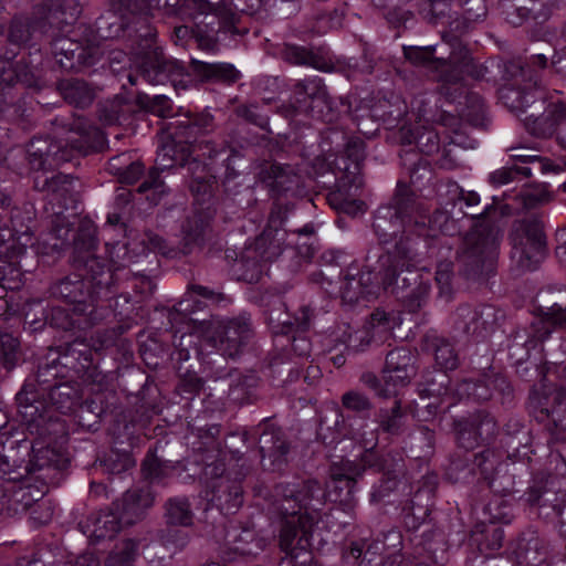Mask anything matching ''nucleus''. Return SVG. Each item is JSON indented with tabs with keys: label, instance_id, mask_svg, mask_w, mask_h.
<instances>
[{
	"label": "nucleus",
	"instance_id": "nucleus-1",
	"mask_svg": "<svg viewBox=\"0 0 566 566\" xmlns=\"http://www.w3.org/2000/svg\"><path fill=\"white\" fill-rule=\"evenodd\" d=\"M406 482L387 476L373 488L370 502L400 509V523L405 530L392 527L381 534V538L369 536L350 539L342 552L347 566H397L407 559L422 556L437 564L449 559V544L443 528L431 523L438 479L436 474L426 476L412 495H407Z\"/></svg>",
	"mask_w": 566,
	"mask_h": 566
},
{
	"label": "nucleus",
	"instance_id": "nucleus-2",
	"mask_svg": "<svg viewBox=\"0 0 566 566\" xmlns=\"http://www.w3.org/2000/svg\"><path fill=\"white\" fill-rule=\"evenodd\" d=\"M2 427V514L30 513L33 527L48 524L55 502L45 499L71 465L70 427L52 433L50 427Z\"/></svg>",
	"mask_w": 566,
	"mask_h": 566
},
{
	"label": "nucleus",
	"instance_id": "nucleus-3",
	"mask_svg": "<svg viewBox=\"0 0 566 566\" xmlns=\"http://www.w3.org/2000/svg\"><path fill=\"white\" fill-rule=\"evenodd\" d=\"M458 429V427H453ZM527 427H459L455 432L458 448L467 452L478 447L483 450L465 458L461 465L451 460L446 478L451 483L468 486V497L479 502H494L505 499L512 503L518 495L527 491L524 482L516 480L510 465L533 452L528 439L523 443L520 434L525 437Z\"/></svg>",
	"mask_w": 566,
	"mask_h": 566
},
{
	"label": "nucleus",
	"instance_id": "nucleus-4",
	"mask_svg": "<svg viewBox=\"0 0 566 566\" xmlns=\"http://www.w3.org/2000/svg\"><path fill=\"white\" fill-rule=\"evenodd\" d=\"M436 432L431 427H375L359 434V449L365 468L382 472L380 481L394 476L406 482L412 495L430 474L429 462L434 453Z\"/></svg>",
	"mask_w": 566,
	"mask_h": 566
},
{
	"label": "nucleus",
	"instance_id": "nucleus-5",
	"mask_svg": "<svg viewBox=\"0 0 566 566\" xmlns=\"http://www.w3.org/2000/svg\"><path fill=\"white\" fill-rule=\"evenodd\" d=\"M513 518V504L505 499L494 502L469 500V545L479 554L468 559V566H501L504 559L495 553L502 547L504 531L500 524H510ZM507 564V560H505Z\"/></svg>",
	"mask_w": 566,
	"mask_h": 566
},
{
	"label": "nucleus",
	"instance_id": "nucleus-6",
	"mask_svg": "<svg viewBox=\"0 0 566 566\" xmlns=\"http://www.w3.org/2000/svg\"><path fill=\"white\" fill-rule=\"evenodd\" d=\"M150 486H135L105 509L92 513L78 523L81 533L92 545L112 541L125 527L143 520L154 504Z\"/></svg>",
	"mask_w": 566,
	"mask_h": 566
},
{
	"label": "nucleus",
	"instance_id": "nucleus-7",
	"mask_svg": "<svg viewBox=\"0 0 566 566\" xmlns=\"http://www.w3.org/2000/svg\"><path fill=\"white\" fill-rule=\"evenodd\" d=\"M527 491L518 495L533 513L544 520H559V534L566 537V492L562 481L546 472L528 473Z\"/></svg>",
	"mask_w": 566,
	"mask_h": 566
},
{
	"label": "nucleus",
	"instance_id": "nucleus-8",
	"mask_svg": "<svg viewBox=\"0 0 566 566\" xmlns=\"http://www.w3.org/2000/svg\"><path fill=\"white\" fill-rule=\"evenodd\" d=\"M249 326L241 321H223L212 318L200 324L198 337L200 339L197 353L201 356L213 350L222 356L234 357L239 354L242 343L249 336Z\"/></svg>",
	"mask_w": 566,
	"mask_h": 566
},
{
	"label": "nucleus",
	"instance_id": "nucleus-9",
	"mask_svg": "<svg viewBox=\"0 0 566 566\" xmlns=\"http://www.w3.org/2000/svg\"><path fill=\"white\" fill-rule=\"evenodd\" d=\"M165 427H107V434L112 438L114 448L104 454H98L96 462L109 474L126 472L132 465L130 452L150 439L147 432L140 434L142 429L155 434L161 433Z\"/></svg>",
	"mask_w": 566,
	"mask_h": 566
},
{
	"label": "nucleus",
	"instance_id": "nucleus-10",
	"mask_svg": "<svg viewBox=\"0 0 566 566\" xmlns=\"http://www.w3.org/2000/svg\"><path fill=\"white\" fill-rule=\"evenodd\" d=\"M412 356L409 350L398 348L390 352L386 358L382 370V384H374L376 392L380 396H396L410 380L413 373Z\"/></svg>",
	"mask_w": 566,
	"mask_h": 566
},
{
	"label": "nucleus",
	"instance_id": "nucleus-11",
	"mask_svg": "<svg viewBox=\"0 0 566 566\" xmlns=\"http://www.w3.org/2000/svg\"><path fill=\"white\" fill-rule=\"evenodd\" d=\"M566 391L555 385H542L535 389L530 398V409L538 422L557 424L562 419L559 415L564 411Z\"/></svg>",
	"mask_w": 566,
	"mask_h": 566
},
{
	"label": "nucleus",
	"instance_id": "nucleus-12",
	"mask_svg": "<svg viewBox=\"0 0 566 566\" xmlns=\"http://www.w3.org/2000/svg\"><path fill=\"white\" fill-rule=\"evenodd\" d=\"M195 513L187 496L177 495L169 497L165 503V520L168 526L166 541L176 548H182L188 543V534L185 531H175L172 527H188L193 523Z\"/></svg>",
	"mask_w": 566,
	"mask_h": 566
},
{
	"label": "nucleus",
	"instance_id": "nucleus-13",
	"mask_svg": "<svg viewBox=\"0 0 566 566\" xmlns=\"http://www.w3.org/2000/svg\"><path fill=\"white\" fill-rule=\"evenodd\" d=\"M401 324L384 311H376L364 331L349 334L344 344L348 350H363L370 343L387 339L391 332Z\"/></svg>",
	"mask_w": 566,
	"mask_h": 566
},
{
	"label": "nucleus",
	"instance_id": "nucleus-14",
	"mask_svg": "<svg viewBox=\"0 0 566 566\" xmlns=\"http://www.w3.org/2000/svg\"><path fill=\"white\" fill-rule=\"evenodd\" d=\"M12 233L11 240L12 244L8 248L10 250V264H9V274L10 277H6L2 273V289L15 290L19 289L22 284V273L18 265V260L25 252V249L29 244H31L32 237L29 232V227L23 222L18 224L12 220Z\"/></svg>",
	"mask_w": 566,
	"mask_h": 566
},
{
	"label": "nucleus",
	"instance_id": "nucleus-15",
	"mask_svg": "<svg viewBox=\"0 0 566 566\" xmlns=\"http://www.w3.org/2000/svg\"><path fill=\"white\" fill-rule=\"evenodd\" d=\"M514 554L521 566H547V546L535 530L528 528L520 534Z\"/></svg>",
	"mask_w": 566,
	"mask_h": 566
},
{
	"label": "nucleus",
	"instance_id": "nucleus-16",
	"mask_svg": "<svg viewBox=\"0 0 566 566\" xmlns=\"http://www.w3.org/2000/svg\"><path fill=\"white\" fill-rule=\"evenodd\" d=\"M413 201L408 195V187L401 184L397 186V195L394 199V207L384 208L378 211L374 228L376 232L382 228V222H386V218H395V222H406V218L410 219V212L413 211ZM391 228H395L394 221H390ZM382 242H386L385 235L377 233Z\"/></svg>",
	"mask_w": 566,
	"mask_h": 566
},
{
	"label": "nucleus",
	"instance_id": "nucleus-17",
	"mask_svg": "<svg viewBox=\"0 0 566 566\" xmlns=\"http://www.w3.org/2000/svg\"><path fill=\"white\" fill-rule=\"evenodd\" d=\"M546 255V242L541 230L535 229L527 237L525 247L514 245V258H518L522 268L533 270Z\"/></svg>",
	"mask_w": 566,
	"mask_h": 566
},
{
	"label": "nucleus",
	"instance_id": "nucleus-18",
	"mask_svg": "<svg viewBox=\"0 0 566 566\" xmlns=\"http://www.w3.org/2000/svg\"><path fill=\"white\" fill-rule=\"evenodd\" d=\"M346 154L349 164L345 163L344 159H342L343 166L337 164L339 169H344L340 186L345 188L348 184H353L358 189L363 185L359 177V164L364 158V143L359 138L350 139L347 143Z\"/></svg>",
	"mask_w": 566,
	"mask_h": 566
},
{
	"label": "nucleus",
	"instance_id": "nucleus-19",
	"mask_svg": "<svg viewBox=\"0 0 566 566\" xmlns=\"http://www.w3.org/2000/svg\"><path fill=\"white\" fill-rule=\"evenodd\" d=\"M138 549V542L134 538H127L108 553L105 566H135Z\"/></svg>",
	"mask_w": 566,
	"mask_h": 566
},
{
	"label": "nucleus",
	"instance_id": "nucleus-20",
	"mask_svg": "<svg viewBox=\"0 0 566 566\" xmlns=\"http://www.w3.org/2000/svg\"><path fill=\"white\" fill-rule=\"evenodd\" d=\"M50 397L63 412L73 410L82 400V397L65 384L54 387Z\"/></svg>",
	"mask_w": 566,
	"mask_h": 566
},
{
	"label": "nucleus",
	"instance_id": "nucleus-21",
	"mask_svg": "<svg viewBox=\"0 0 566 566\" xmlns=\"http://www.w3.org/2000/svg\"><path fill=\"white\" fill-rule=\"evenodd\" d=\"M15 566H62L52 551L38 547L17 558Z\"/></svg>",
	"mask_w": 566,
	"mask_h": 566
},
{
	"label": "nucleus",
	"instance_id": "nucleus-22",
	"mask_svg": "<svg viewBox=\"0 0 566 566\" xmlns=\"http://www.w3.org/2000/svg\"><path fill=\"white\" fill-rule=\"evenodd\" d=\"M500 98L512 111H524L534 102V95L523 93L521 90L504 87L500 91Z\"/></svg>",
	"mask_w": 566,
	"mask_h": 566
},
{
	"label": "nucleus",
	"instance_id": "nucleus-23",
	"mask_svg": "<svg viewBox=\"0 0 566 566\" xmlns=\"http://www.w3.org/2000/svg\"><path fill=\"white\" fill-rule=\"evenodd\" d=\"M270 326L275 334H290L293 332L294 326L296 328H304L306 325V321L303 319L302 322H298L296 319L295 323H293L290 318L289 313L283 311L281 307L275 308L271 312L269 317Z\"/></svg>",
	"mask_w": 566,
	"mask_h": 566
},
{
	"label": "nucleus",
	"instance_id": "nucleus-24",
	"mask_svg": "<svg viewBox=\"0 0 566 566\" xmlns=\"http://www.w3.org/2000/svg\"><path fill=\"white\" fill-rule=\"evenodd\" d=\"M406 272L408 275L400 277L401 273H397V270L395 268L388 269L381 279L384 289H391L392 292H396V287H400V281L402 282L401 287H409L411 285V282L416 281L419 275L409 268H407Z\"/></svg>",
	"mask_w": 566,
	"mask_h": 566
},
{
	"label": "nucleus",
	"instance_id": "nucleus-25",
	"mask_svg": "<svg viewBox=\"0 0 566 566\" xmlns=\"http://www.w3.org/2000/svg\"><path fill=\"white\" fill-rule=\"evenodd\" d=\"M447 380L448 376L444 373H438L432 382H428L426 388L420 389V394L426 395L427 397L442 396V402L447 403V407H449L451 405L450 402H448L449 397L452 396L453 394L450 391L448 387L444 386Z\"/></svg>",
	"mask_w": 566,
	"mask_h": 566
},
{
	"label": "nucleus",
	"instance_id": "nucleus-26",
	"mask_svg": "<svg viewBox=\"0 0 566 566\" xmlns=\"http://www.w3.org/2000/svg\"><path fill=\"white\" fill-rule=\"evenodd\" d=\"M455 395L460 398L486 399L490 390L483 382L464 381L457 388Z\"/></svg>",
	"mask_w": 566,
	"mask_h": 566
},
{
	"label": "nucleus",
	"instance_id": "nucleus-27",
	"mask_svg": "<svg viewBox=\"0 0 566 566\" xmlns=\"http://www.w3.org/2000/svg\"><path fill=\"white\" fill-rule=\"evenodd\" d=\"M451 275L452 266L449 262H442L438 265L436 281L440 289V295L449 298L451 295Z\"/></svg>",
	"mask_w": 566,
	"mask_h": 566
},
{
	"label": "nucleus",
	"instance_id": "nucleus-28",
	"mask_svg": "<svg viewBox=\"0 0 566 566\" xmlns=\"http://www.w3.org/2000/svg\"><path fill=\"white\" fill-rule=\"evenodd\" d=\"M17 348L18 342L13 337H8L2 335V368H12L18 358H17Z\"/></svg>",
	"mask_w": 566,
	"mask_h": 566
},
{
	"label": "nucleus",
	"instance_id": "nucleus-29",
	"mask_svg": "<svg viewBox=\"0 0 566 566\" xmlns=\"http://www.w3.org/2000/svg\"><path fill=\"white\" fill-rule=\"evenodd\" d=\"M436 361L441 368L446 370H452L457 367L458 359L451 345L446 343L437 348Z\"/></svg>",
	"mask_w": 566,
	"mask_h": 566
},
{
	"label": "nucleus",
	"instance_id": "nucleus-30",
	"mask_svg": "<svg viewBox=\"0 0 566 566\" xmlns=\"http://www.w3.org/2000/svg\"><path fill=\"white\" fill-rule=\"evenodd\" d=\"M176 11L189 12L190 14H203L211 10V6L205 0H179Z\"/></svg>",
	"mask_w": 566,
	"mask_h": 566
},
{
	"label": "nucleus",
	"instance_id": "nucleus-31",
	"mask_svg": "<svg viewBox=\"0 0 566 566\" xmlns=\"http://www.w3.org/2000/svg\"><path fill=\"white\" fill-rule=\"evenodd\" d=\"M142 469L145 475L150 479H159L163 474L161 462L151 450L143 461Z\"/></svg>",
	"mask_w": 566,
	"mask_h": 566
},
{
	"label": "nucleus",
	"instance_id": "nucleus-32",
	"mask_svg": "<svg viewBox=\"0 0 566 566\" xmlns=\"http://www.w3.org/2000/svg\"><path fill=\"white\" fill-rule=\"evenodd\" d=\"M433 49L431 46L426 48H405V56L416 64H426L429 63L430 57L432 56Z\"/></svg>",
	"mask_w": 566,
	"mask_h": 566
},
{
	"label": "nucleus",
	"instance_id": "nucleus-33",
	"mask_svg": "<svg viewBox=\"0 0 566 566\" xmlns=\"http://www.w3.org/2000/svg\"><path fill=\"white\" fill-rule=\"evenodd\" d=\"M343 405L350 410L361 411L368 408V399L355 391L347 392L343 396Z\"/></svg>",
	"mask_w": 566,
	"mask_h": 566
},
{
	"label": "nucleus",
	"instance_id": "nucleus-34",
	"mask_svg": "<svg viewBox=\"0 0 566 566\" xmlns=\"http://www.w3.org/2000/svg\"><path fill=\"white\" fill-rule=\"evenodd\" d=\"M518 157L522 158L523 161L533 164L542 174L555 171V169L553 168V165L548 160H546L539 156L531 155V156H518Z\"/></svg>",
	"mask_w": 566,
	"mask_h": 566
},
{
	"label": "nucleus",
	"instance_id": "nucleus-35",
	"mask_svg": "<svg viewBox=\"0 0 566 566\" xmlns=\"http://www.w3.org/2000/svg\"><path fill=\"white\" fill-rule=\"evenodd\" d=\"M172 148L170 146H163L157 156V167L156 170L164 171L166 168L172 166L174 159L169 157Z\"/></svg>",
	"mask_w": 566,
	"mask_h": 566
},
{
	"label": "nucleus",
	"instance_id": "nucleus-36",
	"mask_svg": "<svg viewBox=\"0 0 566 566\" xmlns=\"http://www.w3.org/2000/svg\"><path fill=\"white\" fill-rule=\"evenodd\" d=\"M145 251H151V252H159L165 254V242L164 240L158 237L157 234L149 233L147 234V244L143 252Z\"/></svg>",
	"mask_w": 566,
	"mask_h": 566
},
{
	"label": "nucleus",
	"instance_id": "nucleus-37",
	"mask_svg": "<svg viewBox=\"0 0 566 566\" xmlns=\"http://www.w3.org/2000/svg\"><path fill=\"white\" fill-rule=\"evenodd\" d=\"M213 73L226 76L227 78L234 81L238 77V71L231 64L219 63L211 65Z\"/></svg>",
	"mask_w": 566,
	"mask_h": 566
},
{
	"label": "nucleus",
	"instance_id": "nucleus-38",
	"mask_svg": "<svg viewBox=\"0 0 566 566\" xmlns=\"http://www.w3.org/2000/svg\"><path fill=\"white\" fill-rule=\"evenodd\" d=\"M143 174V166L139 163H133L122 174V179L126 182L133 184Z\"/></svg>",
	"mask_w": 566,
	"mask_h": 566
},
{
	"label": "nucleus",
	"instance_id": "nucleus-39",
	"mask_svg": "<svg viewBox=\"0 0 566 566\" xmlns=\"http://www.w3.org/2000/svg\"><path fill=\"white\" fill-rule=\"evenodd\" d=\"M343 210L352 216H356L365 212L366 205L361 200H345L343 203Z\"/></svg>",
	"mask_w": 566,
	"mask_h": 566
},
{
	"label": "nucleus",
	"instance_id": "nucleus-40",
	"mask_svg": "<svg viewBox=\"0 0 566 566\" xmlns=\"http://www.w3.org/2000/svg\"><path fill=\"white\" fill-rule=\"evenodd\" d=\"M205 227L201 224L200 227H196L193 231H187L185 235L186 248L190 243H199L205 234Z\"/></svg>",
	"mask_w": 566,
	"mask_h": 566
},
{
	"label": "nucleus",
	"instance_id": "nucleus-41",
	"mask_svg": "<svg viewBox=\"0 0 566 566\" xmlns=\"http://www.w3.org/2000/svg\"><path fill=\"white\" fill-rule=\"evenodd\" d=\"M202 387V381L197 378H190L182 382L181 385V391L182 392H199Z\"/></svg>",
	"mask_w": 566,
	"mask_h": 566
},
{
	"label": "nucleus",
	"instance_id": "nucleus-42",
	"mask_svg": "<svg viewBox=\"0 0 566 566\" xmlns=\"http://www.w3.org/2000/svg\"><path fill=\"white\" fill-rule=\"evenodd\" d=\"M549 315L554 324L563 325L566 323V312H563L562 307L556 304L549 308Z\"/></svg>",
	"mask_w": 566,
	"mask_h": 566
},
{
	"label": "nucleus",
	"instance_id": "nucleus-43",
	"mask_svg": "<svg viewBox=\"0 0 566 566\" xmlns=\"http://www.w3.org/2000/svg\"><path fill=\"white\" fill-rule=\"evenodd\" d=\"M160 4V0H146L143 6H136L134 9H130L133 12H139L145 14H151L153 10L158 8Z\"/></svg>",
	"mask_w": 566,
	"mask_h": 566
},
{
	"label": "nucleus",
	"instance_id": "nucleus-44",
	"mask_svg": "<svg viewBox=\"0 0 566 566\" xmlns=\"http://www.w3.org/2000/svg\"><path fill=\"white\" fill-rule=\"evenodd\" d=\"M90 493L94 496H107V485L103 482L92 481L90 483Z\"/></svg>",
	"mask_w": 566,
	"mask_h": 566
},
{
	"label": "nucleus",
	"instance_id": "nucleus-45",
	"mask_svg": "<svg viewBox=\"0 0 566 566\" xmlns=\"http://www.w3.org/2000/svg\"><path fill=\"white\" fill-rule=\"evenodd\" d=\"M73 87H74V88H83V90H84L83 95H81L78 98H73V97H71V98H72V101H73L74 103H76V104H78V105H84V104H86V103H90V102H91V99H92V94H91V92H90V90H88V88L84 87V85H82L81 83H74V84H73Z\"/></svg>",
	"mask_w": 566,
	"mask_h": 566
},
{
	"label": "nucleus",
	"instance_id": "nucleus-46",
	"mask_svg": "<svg viewBox=\"0 0 566 566\" xmlns=\"http://www.w3.org/2000/svg\"><path fill=\"white\" fill-rule=\"evenodd\" d=\"M469 2H472V7H470L468 9V11H471L474 8H476V10H480V12H478L475 14V18H479V17L484 14V3H483V0H469L467 3H469Z\"/></svg>",
	"mask_w": 566,
	"mask_h": 566
},
{
	"label": "nucleus",
	"instance_id": "nucleus-47",
	"mask_svg": "<svg viewBox=\"0 0 566 566\" xmlns=\"http://www.w3.org/2000/svg\"><path fill=\"white\" fill-rule=\"evenodd\" d=\"M23 409L24 410L20 411L21 413H23L24 416H31V419L28 420L25 424H34L38 420L35 418H33L34 412L32 410L34 409L36 411L38 409L35 407H33L32 405L24 406Z\"/></svg>",
	"mask_w": 566,
	"mask_h": 566
},
{
	"label": "nucleus",
	"instance_id": "nucleus-48",
	"mask_svg": "<svg viewBox=\"0 0 566 566\" xmlns=\"http://www.w3.org/2000/svg\"><path fill=\"white\" fill-rule=\"evenodd\" d=\"M509 175L503 171V172H494L492 175V180L497 184V185H503V184H506L509 182Z\"/></svg>",
	"mask_w": 566,
	"mask_h": 566
},
{
	"label": "nucleus",
	"instance_id": "nucleus-49",
	"mask_svg": "<svg viewBox=\"0 0 566 566\" xmlns=\"http://www.w3.org/2000/svg\"><path fill=\"white\" fill-rule=\"evenodd\" d=\"M402 417L403 416L400 412V406L397 402H395V406L392 407V415L388 419L386 424H392L391 422H395L396 420L401 419Z\"/></svg>",
	"mask_w": 566,
	"mask_h": 566
},
{
	"label": "nucleus",
	"instance_id": "nucleus-50",
	"mask_svg": "<svg viewBox=\"0 0 566 566\" xmlns=\"http://www.w3.org/2000/svg\"><path fill=\"white\" fill-rule=\"evenodd\" d=\"M90 135H93L98 140H104V135L99 129L94 128L90 132L82 133V136L84 137L85 142H88Z\"/></svg>",
	"mask_w": 566,
	"mask_h": 566
},
{
	"label": "nucleus",
	"instance_id": "nucleus-51",
	"mask_svg": "<svg viewBox=\"0 0 566 566\" xmlns=\"http://www.w3.org/2000/svg\"><path fill=\"white\" fill-rule=\"evenodd\" d=\"M156 174V171L151 172L150 174V177L153 178V182L151 184H148V182H144L140 187H139V191L140 192H144V191H147L148 189L150 188H159L160 185H157V180L156 178L154 177V175Z\"/></svg>",
	"mask_w": 566,
	"mask_h": 566
},
{
	"label": "nucleus",
	"instance_id": "nucleus-52",
	"mask_svg": "<svg viewBox=\"0 0 566 566\" xmlns=\"http://www.w3.org/2000/svg\"><path fill=\"white\" fill-rule=\"evenodd\" d=\"M64 182V184H72L73 179L65 175H59L53 178L52 182L50 184V188H53L55 184Z\"/></svg>",
	"mask_w": 566,
	"mask_h": 566
},
{
	"label": "nucleus",
	"instance_id": "nucleus-53",
	"mask_svg": "<svg viewBox=\"0 0 566 566\" xmlns=\"http://www.w3.org/2000/svg\"><path fill=\"white\" fill-rule=\"evenodd\" d=\"M88 237H90V238H88V240H87V242H86V243H81V241H80V240H76V241H75V245H76V247L86 245V247H87V249H92V248L95 245L94 230H92V231L90 232V235H88Z\"/></svg>",
	"mask_w": 566,
	"mask_h": 566
},
{
	"label": "nucleus",
	"instance_id": "nucleus-54",
	"mask_svg": "<svg viewBox=\"0 0 566 566\" xmlns=\"http://www.w3.org/2000/svg\"><path fill=\"white\" fill-rule=\"evenodd\" d=\"M468 206H475L480 202V196L475 192H470L465 198Z\"/></svg>",
	"mask_w": 566,
	"mask_h": 566
},
{
	"label": "nucleus",
	"instance_id": "nucleus-55",
	"mask_svg": "<svg viewBox=\"0 0 566 566\" xmlns=\"http://www.w3.org/2000/svg\"><path fill=\"white\" fill-rule=\"evenodd\" d=\"M245 2H249L247 10L255 11L262 6L263 0H245Z\"/></svg>",
	"mask_w": 566,
	"mask_h": 566
},
{
	"label": "nucleus",
	"instance_id": "nucleus-56",
	"mask_svg": "<svg viewBox=\"0 0 566 566\" xmlns=\"http://www.w3.org/2000/svg\"><path fill=\"white\" fill-rule=\"evenodd\" d=\"M196 291L199 295L207 297V298H212L214 295L211 291H209L207 287H203V286H198L196 289Z\"/></svg>",
	"mask_w": 566,
	"mask_h": 566
},
{
	"label": "nucleus",
	"instance_id": "nucleus-57",
	"mask_svg": "<svg viewBox=\"0 0 566 566\" xmlns=\"http://www.w3.org/2000/svg\"><path fill=\"white\" fill-rule=\"evenodd\" d=\"M53 239H54V242L51 244L52 250H62L65 245V241L60 240V237L59 238L54 237Z\"/></svg>",
	"mask_w": 566,
	"mask_h": 566
},
{
	"label": "nucleus",
	"instance_id": "nucleus-58",
	"mask_svg": "<svg viewBox=\"0 0 566 566\" xmlns=\"http://www.w3.org/2000/svg\"><path fill=\"white\" fill-rule=\"evenodd\" d=\"M97 428L98 427H91V426H87V427H76V430L73 431L74 432H77V433H81V432H95L97 431Z\"/></svg>",
	"mask_w": 566,
	"mask_h": 566
},
{
	"label": "nucleus",
	"instance_id": "nucleus-59",
	"mask_svg": "<svg viewBox=\"0 0 566 566\" xmlns=\"http://www.w3.org/2000/svg\"><path fill=\"white\" fill-rule=\"evenodd\" d=\"M493 422V419H491L488 415L483 416V418L472 421L470 424H489Z\"/></svg>",
	"mask_w": 566,
	"mask_h": 566
},
{
	"label": "nucleus",
	"instance_id": "nucleus-60",
	"mask_svg": "<svg viewBox=\"0 0 566 566\" xmlns=\"http://www.w3.org/2000/svg\"><path fill=\"white\" fill-rule=\"evenodd\" d=\"M438 63L444 65L447 63V61L446 60H439ZM448 63H450V64H455L457 63V59H455V56L453 54L449 56Z\"/></svg>",
	"mask_w": 566,
	"mask_h": 566
},
{
	"label": "nucleus",
	"instance_id": "nucleus-61",
	"mask_svg": "<svg viewBox=\"0 0 566 566\" xmlns=\"http://www.w3.org/2000/svg\"><path fill=\"white\" fill-rule=\"evenodd\" d=\"M546 428L548 429L549 436L553 437L557 433L558 429H563L564 427L554 426V427H546Z\"/></svg>",
	"mask_w": 566,
	"mask_h": 566
},
{
	"label": "nucleus",
	"instance_id": "nucleus-62",
	"mask_svg": "<svg viewBox=\"0 0 566 566\" xmlns=\"http://www.w3.org/2000/svg\"><path fill=\"white\" fill-rule=\"evenodd\" d=\"M431 6H432V10L434 12H437V14H443L444 13V9H438V3L436 1H432Z\"/></svg>",
	"mask_w": 566,
	"mask_h": 566
},
{
	"label": "nucleus",
	"instance_id": "nucleus-63",
	"mask_svg": "<svg viewBox=\"0 0 566 566\" xmlns=\"http://www.w3.org/2000/svg\"><path fill=\"white\" fill-rule=\"evenodd\" d=\"M72 9H73V12H71V14H70V15H71L72 18H74V17L80 12V10H78V6L75 3V4L73 6V8H72Z\"/></svg>",
	"mask_w": 566,
	"mask_h": 566
},
{
	"label": "nucleus",
	"instance_id": "nucleus-64",
	"mask_svg": "<svg viewBox=\"0 0 566 566\" xmlns=\"http://www.w3.org/2000/svg\"><path fill=\"white\" fill-rule=\"evenodd\" d=\"M333 411H334V413L336 416V419L334 420V424H339L340 423V419H339L338 410L334 409Z\"/></svg>",
	"mask_w": 566,
	"mask_h": 566
}]
</instances>
